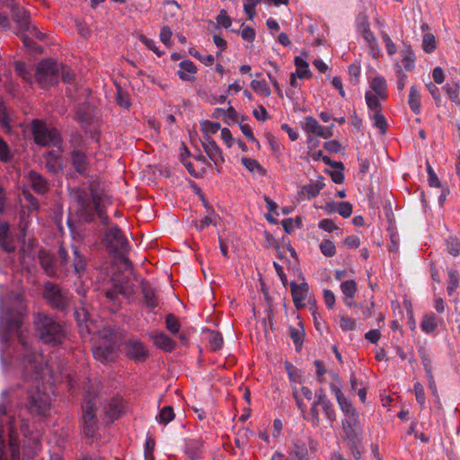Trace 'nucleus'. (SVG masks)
<instances>
[{
  "label": "nucleus",
  "mask_w": 460,
  "mask_h": 460,
  "mask_svg": "<svg viewBox=\"0 0 460 460\" xmlns=\"http://www.w3.org/2000/svg\"><path fill=\"white\" fill-rule=\"evenodd\" d=\"M13 159V154L12 153L9 145L0 136V162L10 163Z\"/></svg>",
  "instance_id": "ea45409f"
},
{
  "label": "nucleus",
  "mask_w": 460,
  "mask_h": 460,
  "mask_svg": "<svg viewBox=\"0 0 460 460\" xmlns=\"http://www.w3.org/2000/svg\"><path fill=\"white\" fill-rule=\"evenodd\" d=\"M448 279L449 284L447 287V293L449 296L453 294V292L456 289L459 283V276L456 271L450 270L448 271Z\"/></svg>",
  "instance_id": "e2e57ef3"
},
{
  "label": "nucleus",
  "mask_w": 460,
  "mask_h": 460,
  "mask_svg": "<svg viewBox=\"0 0 460 460\" xmlns=\"http://www.w3.org/2000/svg\"><path fill=\"white\" fill-rule=\"evenodd\" d=\"M359 31L365 40L368 43L369 47L372 48L374 51V46L376 45V39L373 33L370 31L369 24L367 22V18L366 16L362 17V22L359 23Z\"/></svg>",
  "instance_id": "7c9ffc66"
},
{
  "label": "nucleus",
  "mask_w": 460,
  "mask_h": 460,
  "mask_svg": "<svg viewBox=\"0 0 460 460\" xmlns=\"http://www.w3.org/2000/svg\"><path fill=\"white\" fill-rule=\"evenodd\" d=\"M408 103L411 111L415 114H419L420 111V94L417 90L416 86L412 85L410 88Z\"/></svg>",
  "instance_id": "473e14b6"
},
{
  "label": "nucleus",
  "mask_w": 460,
  "mask_h": 460,
  "mask_svg": "<svg viewBox=\"0 0 460 460\" xmlns=\"http://www.w3.org/2000/svg\"><path fill=\"white\" fill-rule=\"evenodd\" d=\"M181 70L178 71L180 78L183 81H193L197 67L190 60H183L180 63Z\"/></svg>",
  "instance_id": "c85d7f7f"
},
{
  "label": "nucleus",
  "mask_w": 460,
  "mask_h": 460,
  "mask_svg": "<svg viewBox=\"0 0 460 460\" xmlns=\"http://www.w3.org/2000/svg\"><path fill=\"white\" fill-rule=\"evenodd\" d=\"M251 86L256 93H259L262 94L263 96L267 97V96L270 95V89L268 84L264 80H262V81L252 80L251 83Z\"/></svg>",
  "instance_id": "09e8293b"
},
{
  "label": "nucleus",
  "mask_w": 460,
  "mask_h": 460,
  "mask_svg": "<svg viewBox=\"0 0 460 460\" xmlns=\"http://www.w3.org/2000/svg\"><path fill=\"white\" fill-rule=\"evenodd\" d=\"M423 49L426 53H431L436 49V40L434 35L428 33L423 37Z\"/></svg>",
  "instance_id": "052dcab7"
},
{
  "label": "nucleus",
  "mask_w": 460,
  "mask_h": 460,
  "mask_svg": "<svg viewBox=\"0 0 460 460\" xmlns=\"http://www.w3.org/2000/svg\"><path fill=\"white\" fill-rule=\"evenodd\" d=\"M103 242L113 253L128 252V242L118 226L106 230Z\"/></svg>",
  "instance_id": "9b49d317"
},
{
  "label": "nucleus",
  "mask_w": 460,
  "mask_h": 460,
  "mask_svg": "<svg viewBox=\"0 0 460 460\" xmlns=\"http://www.w3.org/2000/svg\"><path fill=\"white\" fill-rule=\"evenodd\" d=\"M25 407L31 415L45 416L50 410V397L37 387L34 391H28Z\"/></svg>",
  "instance_id": "1a4fd4ad"
},
{
  "label": "nucleus",
  "mask_w": 460,
  "mask_h": 460,
  "mask_svg": "<svg viewBox=\"0 0 460 460\" xmlns=\"http://www.w3.org/2000/svg\"><path fill=\"white\" fill-rule=\"evenodd\" d=\"M72 255L69 253L68 250H66L63 245H60L58 251V270L59 277L67 276L70 268L69 263H71V267L73 269L74 273L81 278L82 275L86 270L87 262L85 257L81 253L79 249L75 245H71Z\"/></svg>",
  "instance_id": "20e7f679"
},
{
  "label": "nucleus",
  "mask_w": 460,
  "mask_h": 460,
  "mask_svg": "<svg viewBox=\"0 0 460 460\" xmlns=\"http://www.w3.org/2000/svg\"><path fill=\"white\" fill-rule=\"evenodd\" d=\"M241 163L251 172H257L261 176H265L267 174L266 169H264L255 159L243 157L241 159Z\"/></svg>",
  "instance_id": "f704fd0d"
},
{
  "label": "nucleus",
  "mask_w": 460,
  "mask_h": 460,
  "mask_svg": "<svg viewBox=\"0 0 460 460\" xmlns=\"http://www.w3.org/2000/svg\"><path fill=\"white\" fill-rule=\"evenodd\" d=\"M294 62L296 67V75L300 79L310 78L312 76V73L308 68L309 64L305 60L300 57H296Z\"/></svg>",
  "instance_id": "72a5a7b5"
},
{
  "label": "nucleus",
  "mask_w": 460,
  "mask_h": 460,
  "mask_svg": "<svg viewBox=\"0 0 460 460\" xmlns=\"http://www.w3.org/2000/svg\"><path fill=\"white\" fill-rule=\"evenodd\" d=\"M33 325L39 340L50 346L61 345L66 338V326L49 314L38 312L33 314Z\"/></svg>",
  "instance_id": "f03ea898"
},
{
  "label": "nucleus",
  "mask_w": 460,
  "mask_h": 460,
  "mask_svg": "<svg viewBox=\"0 0 460 460\" xmlns=\"http://www.w3.org/2000/svg\"><path fill=\"white\" fill-rule=\"evenodd\" d=\"M348 441L349 448L356 460L361 458V438L360 436L353 437V438H345Z\"/></svg>",
  "instance_id": "4c0bfd02"
},
{
  "label": "nucleus",
  "mask_w": 460,
  "mask_h": 460,
  "mask_svg": "<svg viewBox=\"0 0 460 460\" xmlns=\"http://www.w3.org/2000/svg\"><path fill=\"white\" fill-rule=\"evenodd\" d=\"M96 401V394L94 392L88 391L82 402L81 421L83 426V432L88 438H93L98 429Z\"/></svg>",
  "instance_id": "39448f33"
},
{
  "label": "nucleus",
  "mask_w": 460,
  "mask_h": 460,
  "mask_svg": "<svg viewBox=\"0 0 460 460\" xmlns=\"http://www.w3.org/2000/svg\"><path fill=\"white\" fill-rule=\"evenodd\" d=\"M14 69L16 74L21 76L24 81L31 84L32 83V75L31 71L27 68L25 63L22 61H16L14 63Z\"/></svg>",
  "instance_id": "a19ab883"
},
{
  "label": "nucleus",
  "mask_w": 460,
  "mask_h": 460,
  "mask_svg": "<svg viewBox=\"0 0 460 460\" xmlns=\"http://www.w3.org/2000/svg\"><path fill=\"white\" fill-rule=\"evenodd\" d=\"M420 326L423 332L427 333L432 332L438 326L435 315L433 314H425Z\"/></svg>",
  "instance_id": "79ce46f5"
},
{
  "label": "nucleus",
  "mask_w": 460,
  "mask_h": 460,
  "mask_svg": "<svg viewBox=\"0 0 460 460\" xmlns=\"http://www.w3.org/2000/svg\"><path fill=\"white\" fill-rule=\"evenodd\" d=\"M69 144L74 149H80L84 146L85 141L83 135L76 131L70 135Z\"/></svg>",
  "instance_id": "4d7b16f0"
},
{
  "label": "nucleus",
  "mask_w": 460,
  "mask_h": 460,
  "mask_svg": "<svg viewBox=\"0 0 460 460\" xmlns=\"http://www.w3.org/2000/svg\"><path fill=\"white\" fill-rule=\"evenodd\" d=\"M341 289L344 297L353 298L357 292V283L354 280H347L341 283Z\"/></svg>",
  "instance_id": "a18cd8bd"
},
{
  "label": "nucleus",
  "mask_w": 460,
  "mask_h": 460,
  "mask_svg": "<svg viewBox=\"0 0 460 460\" xmlns=\"http://www.w3.org/2000/svg\"><path fill=\"white\" fill-rule=\"evenodd\" d=\"M220 129V124L218 122H212L209 120H206L201 123V130L203 132V136L210 134H216Z\"/></svg>",
  "instance_id": "13d9d810"
},
{
  "label": "nucleus",
  "mask_w": 460,
  "mask_h": 460,
  "mask_svg": "<svg viewBox=\"0 0 460 460\" xmlns=\"http://www.w3.org/2000/svg\"><path fill=\"white\" fill-rule=\"evenodd\" d=\"M261 1L262 0H246V3L243 4V10L251 20L256 15L255 6Z\"/></svg>",
  "instance_id": "69168bd1"
},
{
  "label": "nucleus",
  "mask_w": 460,
  "mask_h": 460,
  "mask_svg": "<svg viewBox=\"0 0 460 460\" xmlns=\"http://www.w3.org/2000/svg\"><path fill=\"white\" fill-rule=\"evenodd\" d=\"M28 180L31 189L38 194H45L49 190V183L40 173L35 171H30Z\"/></svg>",
  "instance_id": "412c9836"
},
{
  "label": "nucleus",
  "mask_w": 460,
  "mask_h": 460,
  "mask_svg": "<svg viewBox=\"0 0 460 460\" xmlns=\"http://www.w3.org/2000/svg\"><path fill=\"white\" fill-rule=\"evenodd\" d=\"M372 90L379 96V98L385 100L387 97L386 93V82L383 77H375L371 84Z\"/></svg>",
  "instance_id": "c9c22d12"
},
{
  "label": "nucleus",
  "mask_w": 460,
  "mask_h": 460,
  "mask_svg": "<svg viewBox=\"0 0 460 460\" xmlns=\"http://www.w3.org/2000/svg\"><path fill=\"white\" fill-rule=\"evenodd\" d=\"M290 289L296 308H303L305 306L304 301L305 300L309 290L308 284L305 282L296 284V282L292 281L290 283Z\"/></svg>",
  "instance_id": "6ab92c4d"
},
{
  "label": "nucleus",
  "mask_w": 460,
  "mask_h": 460,
  "mask_svg": "<svg viewBox=\"0 0 460 460\" xmlns=\"http://www.w3.org/2000/svg\"><path fill=\"white\" fill-rule=\"evenodd\" d=\"M124 345L126 356L135 362H144L149 356L148 349L139 340L129 339Z\"/></svg>",
  "instance_id": "ddd939ff"
},
{
  "label": "nucleus",
  "mask_w": 460,
  "mask_h": 460,
  "mask_svg": "<svg viewBox=\"0 0 460 460\" xmlns=\"http://www.w3.org/2000/svg\"><path fill=\"white\" fill-rule=\"evenodd\" d=\"M180 13V5L175 1H168L165 3L164 15L165 20L175 17Z\"/></svg>",
  "instance_id": "37998d69"
},
{
  "label": "nucleus",
  "mask_w": 460,
  "mask_h": 460,
  "mask_svg": "<svg viewBox=\"0 0 460 460\" xmlns=\"http://www.w3.org/2000/svg\"><path fill=\"white\" fill-rule=\"evenodd\" d=\"M42 298L52 309L67 314L73 306V295L58 283L47 281L42 287Z\"/></svg>",
  "instance_id": "7ed1b4c3"
},
{
  "label": "nucleus",
  "mask_w": 460,
  "mask_h": 460,
  "mask_svg": "<svg viewBox=\"0 0 460 460\" xmlns=\"http://www.w3.org/2000/svg\"><path fill=\"white\" fill-rule=\"evenodd\" d=\"M208 341L210 349L216 351L221 349L223 345V337L219 332L211 331L208 334Z\"/></svg>",
  "instance_id": "49530a36"
},
{
  "label": "nucleus",
  "mask_w": 460,
  "mask_h": 460,
  "mask_svg": "<svg viewBox=\"0 0 460 460\" xmlns=\"http://www.w3.org/2000/svg\"><path fill=\"white\" fill-rule=\"evenodd\" d=\"M289 456L294 460H309L307 446L299 439L292 441Z\"/></svg>",
  "instance_id": "bb28decb"
},
{
  "label": "nucleus",
  "mask_w": 460,
  "mask_h": 460,
  "mask_svg": "<svg viewBox=\"0 0 460 460\" xmlns=\"http://www.w3.org/2000/svg\"><path fill=\"white\" fill-rule=\"evenodd\" d=\"M19 37L22 39L25 48L34 53H40L42 51L41 47L38 46L31 39H30L27 33H20Z\"/></svg>",
  "instance_id": "5fc2aeb1"
},
{
  "label": "nucleus",
  "mask_w": 460,
  "mask_h": 460,
  "mask_svg": "<svg viewBox=\"0 0 460 460\" xmlns=\"http://www.w3.org/2000/svg\"><path fill=\"white\" fill-rule=\"evenodd\" d=\"M372 118L375 121V126L379 128L382 134H385L387 130V122L385 118L381 114V112H375Z\"/></svg>",
  "instance_id": "680f3d73"
},
{
  "label": "nucleus",
  "mask_w": 460,
  "mask_h": 460,
  "mask_svg": "<svg viewBox=\"0 0 460 460\" xmlns=\"http://www.w3.org/2000/svg\"><path fill=\"white\" fill-rule=\"evenodd\" d=\"M378 95L372 94L370 93H366V101L367 107L375 112H381V103L378 99Z\"/></svg>",
  "instance_id": "603ef678"
},
{
  "label": "nucleus",
  "mask_w": 460,
  "mask_h": 460,
  "mask_svg": "<svg viewBox=\"0 0 460 460\" xmlns=\"http://www.w3.org/2000/svg\"><path fill=\"white\" fill-rule=\"evenodd\" d=\"M31 132L34 142L40 146H50L60 148L62 145V137L59 131L55 128L48 127L43 121L34 119L31 122Z\"/></svg>",
  "instance_id": "423d86ee"
},
{
  "label": "nucleus",
  "mask_w": 460,
  "mask_h": 460,
  "mask_svg": "<svg viewBox=\"0 0 460 460\" xmlns=\"http://www.w3.org/2000/svg\"><path fill=\"white\" fill-rule=\"evenodd\" d=\"M103 292L106 298L113 304L115 308L119 307V296H128V289L124 282L115 278L111 279V288L105 289Z\"/></svg>",
  "instance_id": "2eb2a0df"
},
{
  "label": "nucleus",
  "mask_w": 460,
  "mask_h": 460,
  "mask_svg": "<svg viewBox=\"0 0 460 460\" xmlns=\"http://www.w3.org/2000/svg\"><path fill=\"white\" fill-rule=\"evenodd\" d=\"M91 196L95 204V214L98 215L101 222L103 226L109 225V217L106 214L103 206V199L106 197L104 191L99 188V185L95 182L90 184Z\"/></svg>",
  "instance_id": "4468645a"
},
{
  "label": "nucleus",
  "mask_w": 460,
  "mask_h": 460,
  "mask_svg": "<svg viewBox=\"0 0 460 460\" xmlns=\"http://www.w3.org/2000/svg\"><path fill=\"white\" fill-rule=\"evenodd\" d=\"M124 411V406L122 403V400L119 398H113L109 402L105 414L106 417L110 419L111 421L119 419Z\"/></svg>",
  "instance_id": "cd10ccee"
},
{
  "label": "nucleus",
  "mask_w": 460,
  "mask_h": 460,
  "mask_svg": "<svg viewBox=\"0 0 460 460\" xmlns=\"http://www.w3.org/2000/svg\"><path fill=\"white\" fill-rule=\"evenodd\" d=\"M118 345L115 341H102L93 349V357L102 363H110L118 357Z\"/></svg>",
  "instance_id": "f8f14e48"
},
{
  "label": "nucleus",
  "mask_w": 460,
  "mask_h": 460,
  "mask_svg": "<svg viewBox=\"0 0 460 460\" xmlns=\"http://www.w3.org/2000/svg\"><path fill=\"white\" fill-rule=\"evenodd\" d=\"M166 329L172 334H177L181 328L178 318L173 314H168L165 317Z\"/></svg>",
  "instance_id": "c03bdc74"
},
{
  "label": "nucleus",
  "mask_w": 460,
  "mask_h": 460,
  "mask_svg": "<svg viewBox=\"0 0 460 460\" xmlns=\"http://www.w3.org/2000/svg\"><path fill=\"white\" fill-rule=\"evenodd\" d=\"M320 406L329 421L333 422L336 420V412L331 402Z\"/></svg>",
  "instance_id": "774afa93"
},
{
  "label": "nucleus",
  "mask_w": 460,
  "mask_h": 460,
  "mask_svg": "<svg viewBox=\"0 0 460 460\" xmlns=\"http://www.w3.org/2000/svg\"><path fill=\"white\" fill-rule=\"evenodd\" d=\"M413 392L415 394L416 401L420 407L423 408L425 405V393L422 385L419 382L415 383L413 385Z\"/></svg>",
  "instance_id": "0e129e2a"
},
{
  "label": "nucleus",
  "mask_w": 460,
  "mask_h": 460,
  "mask_svg": "<svg viewBox=\"0 0 460 460\" xmlns=\"http://www.w3.org/2000/svg\"><path fill=\"white\" fill-rule=\"evenodd\" d=\"M175 417L173 409L172 406H164L156 416V420L161 423L166 425L170 421H172Z\"/></svg>",
  "instance_id": "58836bf2"
},
{
  "label": "nucleus",
  "mask_w": 460,
  "mask_h": 460,
  "mask_svg": "<svg viewBox=\"0 0 460 460\" xmlns=\"http://www.w3.org/2000/svg\"><path fill=\"white\" fill-rule=\"evenodd\" d=\"M447 250L453 256L460 254V241L456 237H449L446 241Z\"/></svg>",
  "instance_id": "864d4df0"
},
{
  "label": "nucleus",
  "mask_w": 460,
  "mask_h": 460,
  "mask_svg": "<svg viewBox=\"0 0 460 460\" xmlns=\"http://www.w3.org/2000/svg\"><path fill=\"white\" fill-rule=\"evenodd\" d=\"M75 199L77 203V215L79 218L84 222H91L93 220L95 216V204L93 198L87 194L84 190H78L75 193Z\"/></svg>",
  "instance_id": "9d476101"
},
{
  "label": "nucleus",
  "mask_w": 460,
  "mask_h": 460,
  "mask_svg": "<svg viewBox=\"0 0 460 460\" xmlns=\"http://www.w3.org/2000/svg\"><path fill=\"white\" fill-rule=\"evenodd\" d=\"M71 164L79 174L86 173L89 167V161L85 153L81 149H73L70 155Z\"/></svg>",
  "instance_id": "aec40b11"
},
{
  "label": "nucleus",
  "mask_w": 460,
  "mask_h": 460,
  "mask_svg": "<svg viewBox=\"0 0 460 460\" xmlns=\"http://www.w3.org/2000/svg\"><path fill=\"white\" fill-rule=\"evenodd\" d=\"M402 64L407 71H411L414 66V55L410 48H407L402 52Z\"/></svg>",
  "instance_id": "3c124183"
},
{
  "label": "nucleus",
  "mask_w": 460,
  "mask_h": 460,
  "mask_svg": "<svg viewBox=\"0 0 460 460\" xmlns=\"http://www.w3.org/2000/svg\"><path fill=\"white\" fill-rule=\"evenodd\" d=\"M26 314L27 307L24 302L21 299L16 300L15 307L8 309L0 316V339L7 344L10 333L17 332V343L13 348L8 345L4 356L19 363L25 379L38 381L42 378L47 363L43 355L31 346L21 331Z\"/></svg>",
  "instance_id": "f257e3e1"
},
{
  "label": "nucleus",
  "mask_w": 460,
  "mask_h": 460,
  "mask_svg": "<svg viewBox=\"0 0 460 460\" xmlns=\"http://www.w3.org/2000/svg\"><path fill=\"white\" fill-rule=\"evenodd\" d=\"M9 448L12 460L20 459V440L18 433L13 429H9Z\"/></svg>",
  "instance_id": "c756f323"
},
{
  "label": "nucleus",
  "mask_w": 460,
  "mask_h": 460,
  "mask_svg": "<svg viewBox=\"0 0 460 460\" xmlns=\"http://www.w3.org/2000/svg\"><path fill=\"white\" fill-rule=\"evenodd\" d=\"M152 339H153L154 344L157 348H159L166 352H170V351L173 350V349L175 348V345H176V342L172 339H171L168 335L164 334V332H153Z\"/></svg>",
  "instance_id": "a878e982"
},
{
  "label": "nucleus",
  "mask_w": 460,
  "mask_h": 460,
  "mask_svg": "<svg viewBox=\"0 0 460 460\" xmlns=\"http://www.w3.org/2000/svg\"><path fill=\"white\" fill-rule=\"evenodd\" d=\"M337 402L344 415L357 411L355 407L352 405V402L346 396L341 398L340 401Z\"/></svg>",
  "instance_id": "bf43d9fd"
},
{
  "label": "nucleus",
  "mask_w": 460,
  "mask_h": 460,
  "mask_svg": "<svg viewBox=\"0 0 460 460\" xmlns=\"http://www.w3.org/2000/svg\"><path fill=\"white\" fill-rule=\"evenodd\" d=\"M344 416L345 417L342 420L341 424L345 438H353V437L360 436L361 428L358 411H354Z\"/></svg>",
  "instance_id": "dca6fc26"
},
{
  "label": "nucleus",
  "mask_w": 460,
  "mask_h": 460,
  "mask_svg": "<svg viewBox=\"0 0 460 460\" xmlns=\"http://www.w3.org/2000/svg\"><path fill=\"white\" fill-rule=\"evenodd\" d=\"M321 252L326 257H332L336 253V247L334 243L330 240H323L320 243Z\"/></svg>",
  "instance_id": "6e6d98bb"
},
{
  "label": "nucleus",
  "mask_w": 460,
  "mask_h": 460,
  "mask_svg": "<svg viewBox=\"0 0 460 460\" xmlns=\"http://www.w3.org/2000/svg\"><path fill=\"white\" fill-rule=\"evenodd\" d=\"M337 211L342 217L348 218L352 214V205L349 202L346 201L340 202L338 203Z\"/></svg>",
  "instance_id": "338daca9"
},
{
  "label": "nucleus",
  "mask_w": 460,
  "mask_h": 460,
  "mask_svg": "<svg viewBox=\"0 0 460 460\" xmlns=\"http://www.w3.org/2000/svg\"><path fill=\"white\" fill-rule=\"evenodd\" d=\"M38 257L40 264L46 275L51 278H59L58 263L49 252L40 250Z\"/></svg>",
  "instance_id": "a211bd4d"
},
{
  "label": "nucleus",
  "mask_w": 460,
  "mask_h": 460,
  "mask_svg": "<svg viewBox=\"0 0 460 460\" xmlns=\"http://www.w3.org/2000/svg\"><path fill=\"white\" fill-rule=\"evenodd\" d=\"M459 89H460V84L458 83H453V84H447L445 86V90H446L449 99L452 102L458 103V104H460V98H459V94H458Z\"/></svg>",
  "instance_id": "de8ad7c7"
},
{
  "label": "nucleus",
  "mask_w": 460,
  "mask_h": 460,
  "mask_svg": "<svg viewBox=\"0 0 460 460\" xmlns=\"http://www.w3.org/2000/svg\"><path fill=\"white\" fill-rule=\"evenodd\" d=\"M304 128L306 132L315 134L323 138H329L332 135L331 129L322 127L314 118L310 116L305 119Z\"/></svg>",
  "instance_id": "b1692460"
},
{
  "label": "nucleus",
  "mask_w": 460,
  "mask_h": 460,
  "mask_svg": "<svg viewBox=\"0 0 460 460\" xmlns=\"http://www.w3.org/2000/svg\"><path fill=\"white\" fill-rule=\"evenodd\" d=\"M11 15L13 21L16 23L19 29L17 31L18 36L20 33H28L40 40L45 39V34L40 32L36 26L31 24L30 13L23 7L13 4L11 7Z\"/></svg>",
  "instance_id": "6e6552de"
},
{
  "label": "nucleus",
  "mask_w": 460,
  "mask_h": 460,
  "mask_svg": "<svg viewBox=\"0 0 460 460\" xmlns=\"http://www.w3.org/2000/svg\"><path fill=\"white\" fill-rule=\"evenodd\" d=\"M76 120L83 126H87L92 123L93 113L89 107H80L76 111Z\"/></svg>",
  "instance_id": "e433bc0d"
},
{
  "label": "nucleus",
  "mask_w": 460,
  "mask_h": 460,
  "mask_svg": "<svg viewBox=\"0 0 460 460\" xmlns=\"http://www.w3.org/2000/svg\"><path fill=\"white\" fill-rule=\"evenodd\" d=\"M141 291L143 294V302L149 309H154L158 305V298L155 288L146 280L141 281Z\"/></svg>",
  "instance_id": "4be33fe9"
},
{
  "label": "nucleus",
  "mask_w": 460,
  "mask_h": 460,
  "mask_svg": "<svg viewBox=\"0 0 460 460\" xmlns=\"http://www.w3.org/2000/svg\"><path fill=\"white\" fill-rule=\"evenodd\" d=\"M11 115L7 107L0 102V127L4 133H11Z\"/></svg>",
  "instance_id": "2f4dec72"
},
{
  "label": "nucleus",
  "mask_w": 460,
  "mask_h": 460,
  "mask_svg": "<svg viewBox=\"0 0 460 460\" xmlns=\"http://www.w3.org/2000/svg\"><path fill=\"white\" fill-rule=\"evenodd\" d=\"M0 246L8 253L15 251V245L13 239L10 234V226L7 222L0 223Z\"/></svg>",
  "instance_id": "5701e85b"
},
{
  "label": "nucleus",
  "mask_w": 460,
  "mask_h": 460,
  "mask_svg": "<svg viewBox=\"0 0 460 460\" xmlns=\"http://www.w3.org/2000/svg\"><path fill=\"white\" fill-rule=\"evenodd\" d=\"M46 169L49 172L58 173L62 170V158L55 151H48L44 154Z\"/></svg>",
  "instance_id": "393cba45"
},
{
  "label": "nucleus",
  "mask_w": 460,
  "mask_h": 460,
  "mask_svg": "<svg viewBox=\"0 0 460 460\" xmlns=\"http://www.w3.org/2000/svg\"><path fill=\"white\" fill-rule=\"evenodd\" d=\"M285 368L288 372L290 381L298 384L302 383V376H300L298 369L295 366H293L290 362L286 361Z\"/></svg>",
  "instance_id": "8fccbe9b"
},
{
  "label": "nucleus",
  "mask_w": 460,
  "mask_h": 460,
  "mask_svg": "<svg viewBox=\"0 0 460 460\" xmlns=\"http://www.w3.org/2000/svg\"><path fill=\"white\" fill-rule=\"evenodd\" d=\"M60 69L61 63L53 61L51 59H44L39 63L36 68V81L43 88L55 85L59 81Z\"/></svg>",
  "instance_id": "0eeeda50"
},
{
  "label": "nucleus",
  "mask_w": 460,
  "mask_h": 460,
  "mask_svg": "<svg viewBox=\"0 0 460 460\" xmlns=\"http://www.w3.org/2000/svg\"><path fill=\"white\" fill-rule=\"evenodd\" d=\"M202 146L208 156L213 161L215 165H220L225 162L224 156L219 146L215 140L208 134L202 137Z\"/></svg>",
  "instance_id": "f3484780"
}]
</instances>
